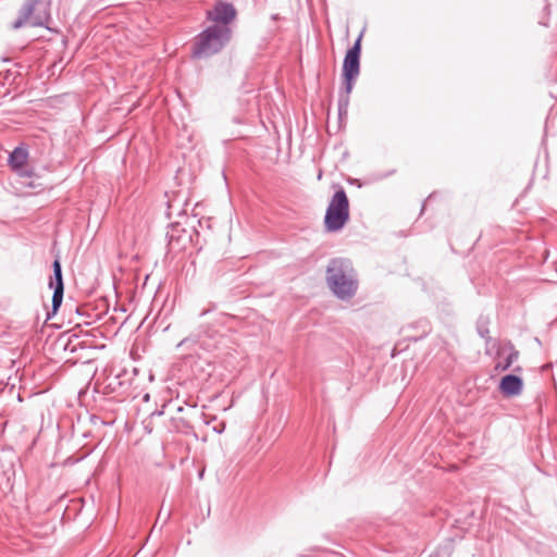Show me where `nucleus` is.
Returning <instances> with one entry per match:
<instances>
[{
    "label": "nucleus",
    "mask_w": 557,
    "mask_h": 557,
    "mask_svg": "<svg viewBox=\"0 0 557 557\" xmlns=\"http://www.w3.org/2000/svg\"><path fill=\"white\" fill-rule=\"evenodd\" d=\"M51 20L50 3L47 0H25L17 11L16 18L11 23V29L23 27H42Z\"/></svg>",
    "instance_id": "2"
},
{
    "label": "nucleus",
    "mask_w": 557,
    "mask_h": 557,
    "mask_svg": "<svg viewBox=\"0 0 557 557\" xmlns=\"http://www.w3.org/2000/svg\"><path fill=\"white\" fill-rule=\"evenodd\" d=\"M232 30L226 25H212L197 36L193 55L207 58L219 52L231 39Z\"/></svg>",
    "instance_id": "3"
},
{
    "label": "nucleus",
    "mask_w": 557,
    "mask_h": 557,
    "mask_svg": "<svg viewBox=\"0 0 557 557\" xmlns=\"http://www.w3.org/2000/svg\"><path fill=\"white\" fill-rule=\"evenodd\" d=\"M212 430L216 433H222L225 430V422L219 421L212 425Z\"/></svg>",
    "instance_id": "11"
},
{
    "label": "nucleus",
    "mask_w": 557,
    "mask_h": 557,
    "mask_svg": "<svg viewBox=\"0 0 557 557\" xmlns=\"http://www.w3.org/2000/svg\"><path fill=\"white\" fill-rule=\"evenodd\" d=\"M519 352L515 349H511L510 352L506 356L503 361H497L495 364L496 371H506L508 370L515 361L518 360Z\"/></svg>",
    "instance_id": "10"
},
{
    "label": "nucleus",
    "mask_w": 557,
    "mask_h": 557,
    "mask_svg": "<svg viewBox=\"0 0 557 557\" xmlns=\"http://www.w3.org/2000/svg\"><path fill=\"white\" fill-rule=\"evenodd\" d=\"M207 14L208 18L214 22V25L228 26L236 16V10L231 3L218 2Z\"/></svg>",
    "instance_id": "7"
},
{
    "label": "nucleus",
    "mask_w": 557,
    "mask_h": 557,
    "mask_svg": "<svg viewBox=\"0 0 557 557\" xmlns=\"http://www.w3.org/2000/svg\"><path fill=\"white\" fill-rule=\"evenodd\" d=\"M498 388L505 397H515L522 393L523 381L517 375L507 374L502 377Z\"/></svg>",
    "instance_id": "9"
},
{
    "label": "nucleus",
    "mask_w": 557,
    "mask_h": 557,
    "mask_svg": "<svg viewBox=\"0 0 557 557\" xmlns=\"http://www.w3.org/2000/svg\"><path fill=\"white\" fill-rule=\"evenodd\" d=\"M362 34L357 38L354 46L347 51L343 63V75L345 77L346 92L352 89V83L360 72V51Z\"/></svg>",
    "instance_id": "5"
},
{
    "label": "nucleus",
    "mask_w": 557,
    "mask_h": 557,
    "mask_svg": "<svg viewBox=\"0 0 557 557\" xmlns=\"http://www.w3.org/2000/svg\"><path fill=\"white\" fill-rule=\"evenodd\" d=\"M50 287L54 289L52 296V313H55L62 304L64 290L62 269L59 260L53 261V281L50 282Z\"/></svg>",
    "instance_id": "8"
},
{
    "label": "nucleus",
    "mask_w": 557,
    "mask_h": 557,
    "mask_svg": "<svg viewBox=\"0 0 557 557\" xmlns=\"http://www.w3.org/2000/svg\"><path fill=\"white\" fill-rule=\"evenodd\" d=\"M325 278L331 292L341 300L351 299L358 290L357 273L349 260L332 259Z\"/></svg>",
    "instance_id": "1"
},
{
    "label": "nucleus",
    "mask_w": 557,
    "mask_h": 557,
    "mask_svg": "<svg viewBox=\"0 0 557 557\" xmlns=\"http://www.w3.org/2000/svg\"><path fill=\"white\" fill-rule=\"evenodd\" d=\"M349 219V201L343 188L332 197L324 216V226L327 232L342 230Z\"/></svg>",
    "instance_id": "4"
},
{
    "label": "nucleus",
    "mask_w": 557,
    "mask_h": 557,
    "mask_svg": "<svg viewBox=\"0 0 557 557\" xmlns=\"http://www.w3.org/2000/svg\"><path fill=\"white\" fill-rule=\"evenodd\" d=\"M485 333H487V331H481L480 330V334H481L482 337H485Z\"/></svg>",
    "instance_id": "12"
},
{
    "label": "nucleus",
    "mask_w": 557,
    "mask_h": 557,
    "mask_svg": "<svg viewBox=\"0 0 557 557\" xmlns=\"http://www.w3.org/2000/svg\"><path fill=\"white\" fill-rule=\"evenodd\" d=\"M215 421H216V418H215V417H213V418L211 419V421H207V424H210L211 422H215Z\"/></svg>",
    "instance_id": "13"
},
{
    "label": "nucleus",
    "mask_w": 557,
    "mask_h": 557,
    "mask_svg": "<svg viewBox=\"0 0 557 557\" xmlns=\"http://www.w3.org/2000/svg\"><path fill=\"white\" fill-rule=\"evenodd\" d=\"M29 153L26 147L18 146L10 154L8 159L9 166L20 177H32L34 169L28 163Z\"/></svg>",
    "instance_id": "6"
}]
</instances>
